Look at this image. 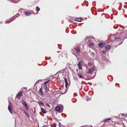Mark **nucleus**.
<instances>
[{
    "label": "nucleus",
    "mask_w": 127,
    "mask_h": 127,
    "mask_svg": "<svg viewBox=\"0 0 127 127\" xmlns=\"http://www.w3.org/2000/svg\"><path fill=\"white\" fill-rule=\"evenodd\" d=\"M9 104L8 105V109L10 112L12 114V108H13L12 104L9 100L8 101Z\"/></svg>",
    "instance_id": "f257e3e1"
},
{
    "label": "nucleus",
    "mask_w": 127,
    "mask_h": 127,
    "mask_svg": "<svg viewBox=\"0 0 127 127\" xmlns=\"http://www.w3.org/2000/svg\"><path fill=\"white\" fill-rule=\"evenodd\" d=\"M19 15V14H17V15H15L14 16H13L12 18L10 19V20H7V21L5 22V23L8 24L11 22L15 19V18H14V17L15 16H16V17H18V16Z\"/></svg>",
    "instance_id": "f03ea898"
},
{
    "label": "nucleus",
    "mask_w": 127,
    "mask_h": 127,
    "mask_svg": "<svg viewBox=\"0 0 127 127\" xmlns=\"http://www.w3.org/2000/svg\"><path fill=\"white\" fill-rule=\"evenodd\" d=\"M95 68L94 67H92L90 69H89L88 70V72L91 74L93 73V72L95 70Z\"/></svg>",
    "instance_id": "7ed1b4c3"
},
{
    "label": "nucleus",
    "mask_w": 127,
    "mask_h": 127,
    "mask_svg": "<svg viewBox=\"0 0 127 127\" xmlns=\"http://www.w3.org/2000/svg\"><path fill=\"white\" fill-rule=\"evenodd\" d=\"M22 92H20L16 96V97L18 99L20 98L21 97V96L22 94Z\"/></svg>",
    "instance_id": "20e7f679"
},
{
    "label": "nucleus",
    "mask_w": 127,
    "mask_h": 127,
    "mask_svg": "<svg viewBox=\"0 0 127 127\" xmlns=\"http://www.w3.org/2000/svg\"><path fill=\"white\" fill-rule=\"evenodd\" d=\"M111 46L109 45H107L106 46L105 48L107 51H108L111 48Z\"/></svg>",
    "instance_id": "39448f33"
},
{
    "label": "nucleus",
    "mask_w": 127,
    "mask_h": 127,
    "mask_svg": "<svg viewBox=\"0 0 127 127\" xmlns=\"http://www.w3.org/2000/svg\"><path fill=\"white\" fill-rule=\"evenodd\" d=\"M105 44L104 43H99V46L100 47L102 48L104 46Z\"/></svg>",
    "instance_id": "423d86ee"
},
{
    "label": "nucleus",
    "mask_w": 127,
    "mask_h": 127,
    "mask_svg": "<svg viewBox=\"0 0 127 127\" xmlns=\"http://www.w3.org/2000/svg\"><path fill=\"white\" fill-rule=\"evenodd\" d=\"M25 15L26 16H29L31 14V13L30 12L26 11L24 12Z\"/></svg>",
    "instance_id": "0eeeda50"
},
{
    "label": "nucleus",
    "mask_w": 127,
    "mask_h": 127,
    "mask_svg": "<svg viewBox=\"0 0 127 127\" xmlns=\"http://www.w3.org/2000/svg\"><path fill=\"white\" fill-rule=\"evenodd\" d=\"M60 107L59 106H58L56 108L55 110L57 111H59L60 110Z\"/></svg>",
    "instance_id": "6e6552de"
},
{
    "label": "nucleus",
    "mask_w": 127,
    "mask_h": 127,
    "mask_svg": "<svg viewBox=\"0 0 127 127\" xmlns=\"http://www.w3.org/2000/svg\"><path fill=\"white\" fill-rule=\"evenodd\" d=\"M64 79L65 83V87H66L68 85V83L67 82V80L66 78H64Z\"/></svg>",
    "instance_id": "1a4fd4ad"
},
{
    "label": "nucleus",
    "mask_w": 127,
    "mask_h": 127,
    "mask_svg": "<svg viewBox=\"0 0 127 127\" xmlns=\"http://www.w3.org/2000/svg\"><path fill=\"white\" fill-rule=\"evenodd\" d=\"M78 75L80 78L82 79L84 78L83 77L80 73L78 74Z\"/></svg>",
    "instance_id": "9d476101"
},
{
    "label": "nucleus",
    "mask_w": 127,
    "mask_h": 127,
    "mask_svg": "<svg viewBox=\"0 0 127 127\" xmlns=\"http://www.w3.org/2000/svg\"><path fill=\"white\" fill-rule=\"evenodd\" d=\"M75 21H77L80 22L81 21V20H82V19L81 18H76Z\"/></svg>",
    "instance_id": "9b49d317"
},
{
    "label": "nucleus",
    "mask_w": 127,
    "mask_h": 127,
    "mask_svg": "<svg viewBox=\"0 0 127 127\" xmlns=\"http://www.w3.org/2000/svg\"><path fill=\"white\" fill-rule=\"evenodd\" d=\"M76 52L77 54H79L80 53V51L79 48L76 49Z\"/></svg>",
    "instance_id": "f8f14e48"
},
{
    "label": "nucleus",
    "mask_w": 127,
    "mask_h": 127,
    "mask_svg": "<svg viewBox=\"0 0 127 127\" xmlns=\"http://www.w3.org/2000/svg\"><path fill=\"white\" fill-rule=\"evenodd\" d=\"M41 110L42 112L43 113H46V111L43 108H41Z\"/></svg>",
    "instance_id": "ddd939ff"
},
{
    "label": "nucleus",
    "mask_w": 127,
    "mask_h": 127,
    "mask_svg": "<svg viewBox=\"0 0 127 127\" xmlns=\"http://www.w3.org/2000/svg\"><path fill=\"white\" fill-rule=\"evenodd\" d=\"M22 103L24 106L27 105L26 102L24 100L22 101Z\"/></svg>",
    "instance_id": "4468645a"
},
{
    "label": "nucleus",
    "mask_w": 127,
    "mask_h": 127,
    "mask_svg": "<svg viewBox=\"0 0 127 127\" xmlns=\"http://www.w3.org/2000/svg\"><path fill=\"white\" fill-rule=\"evenodd\" d=\"M110 120V118H109L107 119L104 120L103 121H102V122H108V120Z\"/></svg>",
    "instance_id": "2eb2a0df"
},
{
    "label": "nucleus",
    "mask_w": 127,
    "mask_h": 127,
    "mask_svg": "<svg viewBox=\"0 0 127 127\" xmlns=\"http://www.w3.org/2000/svg\"><path fill=\"white\" fill-rule=\"evenodd\" d=\"M39 104L40 106H43L44 105V103L41 102H39Z\"/></svg>",
    "instance_id": "dca6fc26"
},
{
    "label": "nucleus",
    "mask_w": 127,
    "mask_h": 127,
    "mask_svg": "<svg viewBox=\"0 0 127 127\" xmlns=\"http://www.w3.org/2000/svg\"><path fill=\"white\" fill-rule=\"evenodd\" d=\"M39 93H40L41 94L43 95V94L42 92V90L41 88H40V89L39 90Z\"/></svg>",
    "instance_id": "f3484780"
},
{
    "label": "nucleus",
    "mask_w": 127,
    "mask_h": 127,
    "mask_svg": "<svg viewBox=\"0 0 127 127\" xmlns=\"http://www.w3.org/2000/svg\"><path fill=\"white\" fill-rule=\"evenodd\" d=\"M24 106L26 110L27 111L28 110H29V108L27 104L26 105Z\"/></svg>",
    "instance_id": "a211bd4d"
},
{
    "label": "nucleus",
    "mask_w": 127,
    "mask_h": 127,
    "mask_svg": "<svg viewBox=\"0 0 127 127\" xmlns=\"http://www.w3.org/2000/svg\"><path fill=\"white\" fill-rule=\"evenodd\" d=\"M115 39L116 40H118L117 41H119V40H120V39L119 37H115Z\"/></svg>",
    "instance_id": "6ab92c4d"
},
{
    "label": "nucleus",
    "mask_w": 127,
    "mask_h": 127,
    "mask_svg": "<svg viewBox=\"0 0 127 127\" xmlns=\"http://www.w3.org/2000/svg\"><path fill=\"white\" fill-rule=\"evenodd\" d=\"M47 85H43V87L42 88H43L44 90L47 88Z\"/></svg>",
    "instance_id": "aec40b11"
},
{
    "label": "nucleus",
    "mask_w": 127,
    "mask_h": 127,
    "mask_svg": "<svg viewBox=\"0 0 127 127\" xmlns=\"http://www.w3.org/2000/svg\"><path fill=\"white\" fill-rule=\"evenodd\" d=\"M36 10L37 11H39L40 10V8L38 7V6H37L36 7Z\"/></svg>",
    "instance_id": "412c9836"
},
{
    "label": "nucleus",
    "mask_w": 127,
    "mask_h": 127,
    "mask_svg": "<svg viewBox=\"0 0 127 127\" xmlns=\"http://www.w3.org/2000/svg\"><path fill=\"white\" fill-rule=\"evenodd\" d=\"M23 111L24 112V113L28 117H29V114H27V113H26V111H25L24 110H23Z\"/></svg>",
    "instance_id": "4be33fe9"
},
{
    "label": "nucleus",
    "mask_w": 127,
    "mask_h": 127,
    "mask_svg": "<svg viewBox=\"0 0 127 127\" xmlns=\"http://www.w3.org/2000/svg\"><path fill=\"white\" fill-rule=\"evenodd\" d=\"M79 65H82V61H80L78 64H79Z\"/></svg>",
    "instance_id": "5701e85b"
},
{
    "label": "nucleus",
    "mask_w": 127,
    "mask_h": 127,
    "mask_svg": "<svg viewBox=\"0 0 127 127\" xmlns=\"http://www.w3.org/2000/svg\"><path fill=\"white\" fill-rule=\"evenodd\" d=\"M77 65H78V67L80 69H82V67L81 66V65H80L79 64H77Z\"/></svg>",
    "instance_id": "b1692460"
},
{
    "label": "nucleus",
    "mask_w": 127,
    "mask_h": 127,
    "mask_svg": "<svg viewBox=\"0 0 127 127\" xmlns=\"http://www.w3.org/2000/svg\"><path fill=\"white\" fill-rule=\"evenodd\" d=\"M91 55H92V56L94 57L95 55V54L94 53L92 52L91 53Z\"/></svg>",
    "instance_id": "393cba45"
},
{
    "label": "nucleus",
    "mask_w": 127,
    "mask_h": 127,
    "mask_svg": "<svg viewBox=\"0 0 127 127\" xmlns=\"http://www.w3.org/2000/svg\"><path fill=\"white\" fill-rule=\"evenodd\" d=\"M45 91L46 92H48V90H49V89L48 88H47H47H46V89H45Z\"/></svg>",
    "instance_id": "a878e982"
},
{
    "label": "nucleus",
    "mask_w": 127,
    "mask_h": 127,
    "mask_svg": "<svg viewBox=\"0 0 127 127\" xmlns=\"http://www.w3.org/2000/svg\"><path fill=\"white\" fill-rule=\"evenodd\" d=\"M102 53L103 54H105L106 53V50H103V51Z\"/></svg>",
    "instance_id": "bb28decb"
},
{
    "label": "nucleus",
    "mask_w": 127,
    "mask_h": 127,
    "mask_svg": "<svg viewBox=\"0 0 127 127\" xmlns=\"http://www.w3.org/2000/svg\"><path fill=\"white\" fill-rule=\"evenodd\" d=\"M49 81H47L46 82H45L44 83V85H47L46 84H47V83H48V82H49Z\"/></svg>",
    "instance_id": "cd10ccee"
},
{
    "label": "nucleus",
    "mask_w": 127,
    "mask_h": 127,
    "mask_svg": "<svg viewBox=\"0 0 127 127\" xmlns=\"http://www.w3.org/2000/svg\"><path fill=\"white\" fill-rule=\"evenodd\" d=\"M90 45H93V43H90Z\"/></svg>",
    "instance_id": "c85d7f7f"
},
{
    "label": "nucleus",
    "mask_w": 127,
    "mask_h": 127,
    "mask_svg": "<svg viewBox=\"0 0 127 127\" xmlns=\"http://www.w3.org/2000/svg\"><path fill=\"white\" fill-rule=\"evenodd\" d=\"M125 37L126 38H127V34H126L125 35Z\"/></svg>",
    "instance_id": "c756f323"
},
{
    "label": "nucleus",
    "mask_w": 127,
    "mask_h": 127,
    "mask_svg": "<svg viewBox=\"0 0 127 127\" xmlns=\"http://www.w3.org/2000/svg\"><path fill=\"white\" fill-rule=\"evenodd\" d=\"M86 100H87V101H88L89 100H90V99L89 98H87V99H86Z\"/></svg>",
    "instance_id": "7c9ffc66"
},
{
    "label": "nucleus",
    "mask_w": 127,
    "mask_h": 127,
    "mask_svg": "<svg viewBox=\"0 0 127 127\" xmlns=\"http://www.w3.org/2000/svg\"><path fill=\"white\" fill-rule=\"evenodd\" d=\"M46 105L47 106H48L49 107H50V105L48 104H46Z\"/></svg>",
    "instance_id": "2f4dec72"
},
{
    "label": "nucleus",
    "mask_w": 127,
    "mask_h": 127,
    "mask_svg": "<svg viewBox=\"0 0 127 127\" xmlns=\"http://www.w3.org/2000/svg\"><path fill=\"white\" fill-rule=\"evenodd\" d=\"M21 109L23 111V110H23V109H22V108H21Z\"/></svg>",
    "instance_id": "473e14b6"
},
{
    "label": "nucleus",
    "mask_w": 127,
    "mask_h": 127,
    "mask_svg": "<svg viewBox=\"0 0 127 127\" xmlns=\"http://www.w3.org/2000/svg\"><path fill=\"white\" fill-rule=\"evenodd\" d=\"M124 114H122V116H123V115H124Z\"/></svg>",
    "instance_id": "72a5a7b5"
},
{
    "label": "nucleus",
    "mask_w": 127,
    "mask_h": 127,
    "mask_svg": "<svg viewBox=\"0 0 127 127\" xmlns=\"http://www.w3.org/2000/svg\"><path fill=\"white\" fill-rule=\"evenodd\" d=\"M76 70H77V71L78 70V69H77Z\"/></svg>",
    "instance_id": "f704fd0d"
},
{
    "label": "nucleus",
    "mask_w": 127,
    "mask_h": 127,
    "mask_svg": "<svg viewBox=\"0 0 127 127\" xmlns=\"http://www.w3.org/2000/svg\"><path fill=\"white\" fill-rule=\"evenodd\" d=\"M38 12H37V13H36V14H38Z\"/></svg>",
    "instance_id": "c9c22d12"
},
{
    "label": "nucleus",
    "mask_w": 127,
    "mask_h": 127,
    "mask_svg": "<svg viewBox=\"0 0 127 127\" xmlns=\"http://www.w3.org/2000/svg\"><path fill=\"white\" fill-rule=\"evenodd\" d=\"M120 44H121V43H120V44H119V45H120Z\"/></svg>",
    "instance_id": "e433bc0d"
},
{
    "label": "nucleus",
    "mask_w": 127,
    "mask_h": 127,
    "mask_svg": "<svg viewBox=\"0 0 127 127\" xmlns=\"http://www.w3.org/2000/svg\"><path fill=\"white\" fill-rule=\"evenodd\" d=\"M126 115H127V114H126Z\"/></svg>",
    "instance_id": "4c0bfd02"
},
{
    "label": "nucleus",
    "mask_w": 127,
    "mask_h": 127,
    "mask_svg": "<svg viewBox=\"0 0 127 127\" xmlns=\"http://www.w3.org/2000/svg\"><path fill=\"white\" fill-rule=\"evenodd\" d=\"M9 0H8L9 1Z\"/></svg>",
    "instance_id": "58836bf2"
}]
</instances>
